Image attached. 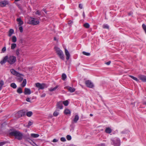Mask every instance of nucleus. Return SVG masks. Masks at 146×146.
<instances>
[{
	"label": "nucleus",
	"mask_w": 146,
	"mask_h": 146,
	"mask_svg": "<svg viewBox=\"0 0 146 146\" xmlns=\"http://www.w3.org/2000/svg\"><path fill=\"white\" fill-rule=\"evenodd\" d=\"M18 22V24L19 26L23 24V21L21 20V18H18L16 20Z\"/></svg>",
	"instance_id": "2eb2a0df"
},
{
	"label": "nucleus",
	"mask_w": 146,
	"mask_h": 146,
	"mask_svg": "<svg viewBox=\"0 0 146 146\" xmlns=\"http://www.w3.org/2000/svg\"><path fill=\"white\" fill-rule=\"evenodd\" d=\"M62 104H63L65 106H67L69 103V102L68 100H66L65 101H64L63 102H62Z\"/></svg>",
	"instance_id": "2f4dec72"
},
{
	"label": "nucleus",
	"mask_w": 146,
	"mask_h": 146,
	"mask_svg": "<svg viewBox=\"0 0 146 146\" xmlns=\"http://www.w3.org/2000/svg\"><path fill=\"white\" fill-rule=\"evenodd\" d=\"M17 92L19 94L22 93L23 92L22 89L20 87L17 90Z\"/></svg>",
	"instance_id": "bb28decb"
},
{
	"label": "nucleus",
	"mask_w": 146,
	"mask_h": 146,
	"mask_svg": "<svg viewBox=\"0 0 146 146\" xmlns=\"http://www.w3.org/2000/svg\"><path fill=\"white\" fill-rule=\"evenodd\" d=\"M10 72L12 74L16 76H19L21 75L20 73L17 72L13 69H11Z\"/></svg>",
	"instance_id": "9d476101"
},
{
	"label": "nucleus",
	"mask_w": 146,
	"mask_h": 146,
	"mask_svg": "<svg viewBox=\"0 0 146 146\" xmlns=\"http://www.w3.org/2000/svg\"><path fill=\"white\" fill-rule=\"evenodd\" d=\"M6 50V48L5 47H3L2 49V51L3 52H5Z\"/></svg>",
	"instance_id": "09e8293b"
},
{
	"label": "nucleus",
	"mask_w": 146,
	"mask_h": 146,
	"mask_svg": "<svg viewBox=\"0 0 146 146\" xmlns=\"http://www.w3.org/2000/svg\"><path fill=\"white\" fill-rule=\"evenodd\" d=\"M19 113L21 116H24L26 115V112L24 111L23 110H21L19 112Z\"/></svg>",
	"instance_id": "aec40b11"
},
{
	"label": "nucleus",
	"mask_w": 146,
	"mask_h": 146,
	"mask_svg": "<svg viewBox=\"0 0 146 146\" xmlns=\"http://www.w3.org/2000/svg\"><path fill=\"white\" fill-rule=\"evenodd\" d=\"M58 141V139H53L52 142L54 143L57 142Z\"/></svg>",
	"instance_id": "8fccbe9b"
},
{
	"label": "nucleus",
	"mask_w": 146,
	"mask_h": 146,
	"mask_svg": "<svg viewBox=\"0 0 146 146\" xmlns=\"http://www.w3.org/2000/svg\"><path fill=\"white\" fill-rule=\"evenodd\" d=\"M66 78V76L65 74H63L62 75V79L63 80H65Z\"/></svg>",
	"instance_id": "4c0bfd02"
},
{
	"label": "nucleus",
	"mask_w": 146,
	"mask_h": 146,
	"mask_svg": "<svg viewBox=\"0 0 146 146\" xmlns=\"http://www.w3.org/2000/svg\"><path fill=\"white\" fill-rule=\"evenodd\" d=\"M60 140L61 141H63V142L65 141H66V139H65V138L64 137H61L60 138Z\"/></svg>",
	"instance_id": "49530a36"
},
{
	"label": "nucleus",
	"mask_w": 146,
	"mask_h": 146,
	"mask_svg": "<svg viewBox=\"0 0 146 146\" xmlns=\"http://www.w3.org/2000/svg\"><path fill=\"white\" fill-rule=\"evenodd\" d=\"M79 118V116L78 115H76L73 120V121L74 123H76L78 120Z\"/></svg>",
	"instance_id": "412c9836"
},
{
	"label": "nucleus",
	"mask_w": 146,
	"mask_h": 146,
	"mask_svg": "<svg viewBox=\"0 0 146 146\" xmlns=\"http://www.w3.org/2000/svg\"><path fill=\"white\" fill-rule=\"evenodd\" d=\"M42 10L45 13H46V9H42Z\"/></svg>",
	"instance_id": "13d9d810"
},
{
	"label": "nucleus",
	"mask_w": 146,
	"mask_h": 146,
	"mask_svg": "<svg viewBox=\"0 0 146 146\" xmlns=\"http://www.w3.org/2000/svg\"><path fill=\"white\" fill-rule=\"evenodd\" d=\"M35 14L36 15H41V13L39 11H37L35 13Z\"/></svg>",
	"instance_id": "c03bdc74"
},
{
	"label": "nucleus",
	"mask_w": 146,
	"mask_h": 146,
	"mask_svg": "<svg viewBox=\"0 0 146 146\" xmlns=\"http://www.w3.org/2000/svg\"><path fill=\"white\" fill-rule=\"evenodd\" d=\"M24 93L25 95H29L31 93V92L29 89L25 88V89Z\"/></svg>",
	"instance_id": "f8f14e48"
},
{
	"label": "nucleus",
	"mask_w": 146,
	"mask_h": 146,
	"mask_svg": "<svg viewBox=\"0 0 146 146\" xmlns=\"http://www.w3.org/2000/svg\"><path fill=\"white\" fill-rule=\"evenodd\" d=\"M21 75L19 76H17L18 77L17 78V80L19 82H21L23 80V77L24 76L21 74Z\"/></svg>",
	"instance_id": "dca6fc26"
},
{
	"label": "nucleus",
	"mask_w": 146,
	"mask_h": 146,
	"mask_svg": "<svg viewBox=\"0 0 146 146\" xmlns=\"http://www.w3.org/2000/svg\"><path fill=\"white\" fill-rule=\"evenodd\" d=\"M90 116H92L93 115L92 114H90Z\"/></svg>",
	"instance_id": "0e129e2a"
},
{
	"label": "nucleus",
	"mask_w": 146,
	"mask_h": 146,
	"mask_svg": "<svg viewBox=\"0 0 146 146\" xmlns=\"http://www.w3.org/2000/svg\"><path fill=\"white\" fill-rule=\"evenodd\" d=\"M8 133L10 136H14L15 138L19 140H21L23 136V135L22 133L13 129H10Z\"/></svg>",
	"instance_id": "f03ea898"
},
{
	"label": "nucleus",
	"mask_w": 146,
	"mask_h": 146,
	"mask_svg": "<svg viewBox=\"0 0 146 146\" xmlns=\"http://www.w3.org/2000/svg\"><path fill=\"white\" fill-rule=\"evenodd\" d=\"M72 23V21H69L68 23V24H70L71 23Z\"/></svg>",
	"instance_id": "bf43d9fd"
},
{
	"label": "nucleus",
	"mask_w": 146,
	"mask_h": 146,
	"mask_svg": "<svg viewBox=\"0 0 146 146\" xmlns=\"http://www.w3.org/2000/svg\"><path fill=\"white\" fill-rule=\"evenodd\" d=\"M14 31L12 29H11L9 30V31L8 36H11L14 33Z\"/></svg>",
	"instance_id": "a211bd4d"
},
{
	"label": "nucleus",
	"mask_w": 146,
	"mask_h": 146,
	"mask_svg": "<svg viewBox=\"0 0 146 146\" xmlns=\"http://www.w3.org/2000/svg\"><path fill=\"white\" fill-rule=\"evenodd\" d=\"M20 49H17L16 50V54L17 56H19L20 54L19 51Z\"/></svg>",
	"instance_id": "58836bf2"
},
{
	"label": "nucleus",
	"mask_w": 146,
	"mask_h": 146,
	"mask_svg": "<svg viewBox=\"0 0 146 146\" xmlns=\"http://www.w3.org/2000/svg\"><path fill=\"white\" fill-rule=\"evenodd\" d=\"M31 135L32 137H34L36 138L39 137V135L38 134H33L32 133L31 134Z\"/></svg>",
	"instance_id": "72a5a7b5"
},
{
	"label": "nucleus",
	"mask_w": 146,
	"mask_h": 146,
	"mask_svg": "<svg viewBox=\"0 0 146 146\" xmlns=\"http://www.w3.org/2000/svg\"><path fill=\"white\" fill-rule=\"evenodd\" d=\"M5 143V142H0V146H2Z\"/></svg>",
	"instance_id": "864d4df0"
},
{
	"label": "nucleus",
	"mask_w": 146,
	"mask_h": 146,
	"mask_svg": "<svg viewBox=\"0 0 146 146\" xmlns=\"http://www.w3.org/2000/svg\"><path fill=\"white\" fill-rule=\"evenodd\" d=\"M4 84V82L3 80H1L0 81V91L2 89Z\"/></svg>",
	"instance_id": "7c9ffc66"
},
{
	"label": "nucleus",
	"mask_w": 146,
	"mask_h": 146,
	"mask_svg": "<svg viewBox=\"0 0 146 146\" xmlns=\"http://www.w3.org/2000/svg\"><path fill=\"white\" fill-rule=\"evenodd\" d=\"M35 86L38 88V90L43 89L44 88L47 87L45 84H40L39 83H37L35 84Z\"/></svg>",
	"instance_id": "39448f33"
},
{
	"label": "nucleus",
	"mask_w": 146,
	"mask_h": 146,
	"mask_svg": "<svg viewBox=\"0 0 146 146\" xmlns=\"http://www.w3.org/2000/svg\"><path fill=\"white\" fill-rule=\"evenodd\" d=\"M54 40H56V37H54Z\"/></svg>",
	"instance_id": "338daca9"
},
{
	"label": "nucleus",
	"mask_w": 146,
	"mask_h": 146,
	"mask_svg": "<svg viewBox=\"0 0 146 146\" xmlns=\"http://www.w3.org/2000/svg\"><path fill=\"white\" fill-rule=\"evenodd\" d=\"M33 124V122H31V121H29V123H28V124L27 125H25V127H29L31 125Z\"/></svg>",
	"instance_id": "c9c22d12"
},
{
	"label": "nucleus",
	"mask_w": 146,
	"mask_h": 146,
	"mask_svg": "<svg viewBox=\"0 0 146 146\" xmlns=\"http://www.w3.org/2000/svg\"><path fill=\"white\" fill-rule=\"evenodd\" d=\"M9 3V1H7L4 0L0 2V6L1 7H4Z\"/></svg>",
	"instance_id": "1a4fd4ad"
},
{
	"label": "nucleus",
	"mask_w": 146,
	"mask_h": 146,
	"mask_svg": "<svg viewBox=\"0 0 146 146\" xmlns=\"http://www.w3.org/2000/svg\"><path fill=\"white\" fill-rule=\"evenodd\" d=\"M82 54L84 55L89 56L90 55V54L88 52H86L85 51H83L82 52Z\"/></svg>",
	"instance_id": "e433bc0d"
},
{
	"label": "nucleus",
	"mask_w": 146,
	"mask_h": 146,
	"mask_svg": "<svg viewBox=\"0 0 146 146\" xmlns=\"http://www.w3.org/2000/svg\"><path fill=\"white\" fill-rule=\"evenodd\" d=\"M142 27L143 28V29L144 30L145 33L146 34V26L144 24H143L142 25Z\"/></svg>",
	"instance_id": "ea45409f"
},
{
	"label": "nucleus",
	"mask_w": 146,
	"mask_h": 146,
	"mask_svg": "<svg viewBox=\"0 0 146 146\" xmlns=\"http://www.w3.org/2000/svg\"><path fill=\"white\" fill-rule=\"evenodd\" d=\"M79 7L81 9H82V5L81 4H79Z\"/></svg>",
	"instance_id": "5fc2aeb1"
},
{
	"label": "nucleus",
	"mask_w": 146,
	"mask_h": 146,
	"mask_svg": "<svg viewBox=\"0 0 146 146\" xmlns=\"http://www.w3.org/2000/svg\"><path fill=\"white\" fill-rule=\"evenodd\" d=\"M84 26L86 28H89L90 27V25L88 23H86L84 24Z\"/></svg>",
	"instance_id": "f704fd0d"
},
{
	"label": "nucleus",
	"mask_w": 146,
	"mask_h": 146,
	"mask_svg": "<svg viewBox=\"0 0 146 146\" xmlns=\"http://www.w3.org/2000/svg\"><path fill=\"white\" fill-rule=\"evenodd\" d=\"M66 138L68 140H70L71 139V137L70 135H67L66 136Z\"/></svg>",
	"instance_id": "37998d69"
},
{
	"label": "nucleus",
	"mask_w": 146,
	"mask_h": 146,
	"mask_svg": "<svg viewBox=\"0 0 146 146\" xmlns=\"http://www.w3.org/2000/svg\"><path fill=\"white\" fill-rule=\"evenodd\" d=\"M103 27L104 28V29H108L109 28V26L107 24L104 25H103Z\"/></svg>",
	"instance_id": "79ce46f5"
},
{
	"label": "nucleus",
	"mask_w": 146,
	"mask_h": 146,
	"mask_svg": "<svg viewBox=\"0 0 146 146\" xmlns=\"http://www.w3.org/2000/svg\"><path fill=\"white\" fill-rule=\"evenodd\" d=\"M65 55L66 56V59L67 60H68L70 58V54L69 52L66 49H65Z\"/></svg>",
	"instance_id": "ddd939ff"
},
{
	"label": "nucleus",
	"mask_w": 146,
	"mask_h": 146,
	"mask_svg": "<svg viewBox=\"0 0 146 146\" xmlns=\"http://www.w3.org/2000/svg\"><path fill=\"white\" fill-rule=\"evenodd\" d=\"M55 48L57 54L58 56L62 60H64V55L62 51L59 48L57 47H55Z\"/></svg>",
	"instance_id": "7ed1b4c3"
},
{
	"label": "nucleus",
	"mask_w": 146,
	"mask_h": 146,
	"mask_svg": "<svg viewBox=\"0 0 146 146\" xmlns=\"http://www.w3.org/2000/svg\"><path fill=\"white\" fill-rule=\"evenodd\" d=\"M29 23L33 25H36L39 23V21L34 18H31L29 20Z\"/></svg>",
	"instance_id": "20e7f679"
},
{
	"label": "nucleus",
	"mask_w": 146,
	"mask_h": 146,
	"mask_svg": "<svg viewBox=\"0 0 146 146\" xmlns=\"http://www.w3.org/2000/svg\"><path fill=\"white\" fill-rule=\"evenodd\" d=\"M26 100L28 102H31V101H30V98H27L26 99Z\"/></svg>",
	"instance_id": "3c124183"
},
{
	"label": "nucleus",
	"mask_w": 146,
	"mask_h": 146,
	"mask_svg": "<svg viewBox=\"0 0 146 146\" xmlns=\"http://www.w3.org/2000/svg\"><path fill=\"white\" fill-rule=\"evenodd\" d=\"M85 84L86 86L88 87L92 88L94 87V85L93 83L89 80L86 81Z\"/></svg>",
	"instance_id": "6e6552de"
},
{
	"label": "nucleus",
	"mask_w": 146,
	"mask_h": 146,
	"mask_svg": "<svg viewBox=\"0 0 146 146\" xmlns=\"http://www.w3.org/2000/svg\"><path fill=\"white\" fill-rule=\"evenodd\" d=\"M83 16L84 17H85V14H84V12L83 13Z\"/></svg>",
	"instance_id": "680f3d73"
},
{
	"label": "nucleus",
	"mask_w": 146,
	"mask_h": 146,
	"mask_svg": "<svg viewBox=\"0 0 146 146\" xmlns=\"http://www.w3.org/2000/svg\"><path fill=\"white\" fill-rule=\"evenodd\" d=\"M59 111V110L56 109L53 113V115L54 116L56 117L58 116L59 114V113L58 112Z\"/></svg>",
	"instance_id": "f3484780"
},
{
	"label": "nucleus",
	"mask_w": 146,
	"mask_h": 146,
	"mask_svg": "<svg viewBox=\"0 0 146 146\" xmlns=\"http://www.w3.org/2000/svg\"><path fill=\"white\" fill-rule=\"evenodd\" d=\"M16 60V57L14 56H6L3 58V60L1 61L0 63L1 64H3L7 62L9 64L12 65L15 62Z\"/></svg>",
	"instance_id": "f257e3e1"
},
{
	"label": "nucleus",
	"mask_w": 146,
	"mask_h": 146,
	"mask_svg": "<svg viewBox=\"0 0 146 146\" xmlns=\"http://www.w3.org/2000/svg\"><path fill=\"white\" fill-rule=\"evenodd\" d=\"M138 77L142 81L146 82V76L142 75H139Z\"/></svg>",
	"instance_id": "9b49d317"
},
{
	"label": "nucleus",
	"mask_w": 146,
	"mask_h": 146,
	"mask_svg": "<svg viewBox=\"0 0 146 146\" xmlns=\"http://www.w3.org/2000/svg\"><path fill=\"white\" fill-rule=\"evenodd\" d=\"M17 5L18 7L19 8H20V6L19 4H17Z\"/></svg>",
	"instance_id": "e2e57ef3"
},
{
	"label": "nucleus",
	"mask_w": 146,
	"mask_h": 146,
	"mask_svg": "<svg viewBox=\"0 0 146 146\" xmlns=\"http://www.w3.org/2000/svg\"><path fill=\"white\" fill-rule=\"evenodd\" d=\"M112 130L111 128H106L105 132L107 133H110L111 132Z\"/></svg>",
	"instance_id": "cd10ccee"
},
{
	"label": "nucleus",
	"mask_w": 146,
	"mask_h": 146,
	"mask_svg": "<svg viewBox=\"0 0 146 146\" xmlns=\"http://www.w3.org/2000/svg\"><path fill=\"white\" fill-rule=\"evenodd\" d=\"M63 104L62 101L57 102L56 104V110H61L63 109Z\"/></svg>",
	"instance_id": "0eeeda50"
},
{
	"label": "nucleus",
	"mask_w": 146,
	"mask_h": 146,
	"mask_svg": "<svg viewBox=\"0 0 146 146\" xmlns=\"http://www.w3.org/2000/svg\"><path fill=\"white\" fill-rule=\"evenodd\" d=\"M129 77L131 78L132 79H133L134 80H135L137 82H138L139 81V80L136 77H135L132 75H129Z\"/></svg>",
	"instance_id": "c85d7f7f"
},
{
	"label": "nucleus",
	"mask_w": 146,
	"mask_h": 146,
	"mask_svg": "<svg viewBox=\"0 0 146 146\" xmlns=\"http://www.w3.org/2000/svg\"><path fill=\"white\" fill-rule=\"evenodd\" d=\"M113 144L114 146H119L120 141L118 138H115L114 139H112Z\"/></svg>",
	"instance_id": "423d86ee"
},
{
	"label": "nucleus",
	"mask_w": 146,
	"mask_h": 146,
	"mask_svg": "<svg viewBox=\"0 0 146 146\" xmlns=\"http://www.w3.org/2000/svg\"><path fill=\"white\" fill-rule=\"evenodd\" d=\"M26 83H27L26 80V79H24L23 81V82H22V83L21 85L23 87H24L25 86V85L26 84Z\"/></svg>",
	"instance_id": "5701e85b"
},
{
	"label": "nucleus",
	"mask_w": 146,
	"mask_h": 146,
	"mask_svg": "<svg viewBox=\"0 0 146 146\" xmlns=\"http://www.w3.org/2000/svg\"><path fill=\"white\" fill-rule=\"evenodd\" d=\"M21 0H15V1H20Z\"/></svg>",
	"instance_id": "69168bd1"
},
{
	"label": "nucleus",
	"mask_w": 146,
	"mask_h": 146,
	"mask_svg": "<svg viewBox=\"0 0 146 146\" xmlns=\"http://www.w3.org/2000/svg\"><path fill=\"white\" fill-rule=\"evenodd\" d=\"M70 131L71 132L74 133L75 132L76 130L74 129V128H71L70 129Z\"/></svg>",
	"instance_id": "a18cd8bd"
},
{
	"label": "nucleus",
	"mask_w": 146,
	"mask_h": 146,
	"mask_svg": "<svg viewBox=\"0 0 146 146\" xmlns=\"http://www.w3.org/2000/svg\"><path fill=\"white\" fill-rule=\"evenodd\" d=\"M17 39L16 37L15 36H13L12 37V41L13 42H15L17 41Z\"/></svg>",
	"instance_id": "473e14b6"
},
{
	"label": "nucleus",
	"mask_w": 146,
	"mask_h": 146,
	"mask_svg": "<svg viewBox=\"0 0 146 146\" xmlns=\"http://www.w3.org/2000/svg\"><path fill=\"white\" fill-rule=\"evenodd\" d=\"M17 45L15 43H12L11 44V49H14L16 47Z\"/></svg>",
	"instance_id": "c756f323"
},
{
	"label": "nucleus",
	"mask_w": 146,
	"mask_h": 146,
	"mask_svg": "<svg viewBox=\"0 0 146 146\" xmlns=\"http://www.w3.org/2000/svg\"><path fill=\"white\" fill-rule=\"evenodd\" d=\"M133 14V13L131 12L129 13L128 14L129 15H131Z\"/></svg>",
	"instance_id": "6e6d98bb"
},
{
	"label": "nucleus",
	"mask_w": 146,
	"mask_h": 146,
	"mask_svg": "<svg viewBox=\"0 0 146 146\" xmlns=\"http://www.w3.org/2000/svg\"><path fill=\"white\" fill-rule=\"evenodd\" d=\"M66 88L69 92H74L75 90V89L74 88L70 87H67Z\"/></svg>",
	"instance_id": "4468645a"
},
{
	"label": "nucleus",
	"mask_w": 146,
	"mask_h": 146,
	"mask_svg": "<svg viewBox=\"0 0 146 146\" xmlns=\"http://www.w3.org/2000/svg\"><path fill=\"white\" fill-rule=\"evenodd\" d=\"M46 96V94L44 93L40 95V97L41 98L44 97Z\"/></svg>",
	"instance_id": "de8ad7c7"
},
{
	"label": "nucleus",
	"mask_w": 146,
	"mask_h": 146,
	"mask_svg": "<svg viewBox=\"0 0 146 146\" xmlns=\"http://www.w3.org/2000/svg\"><path fill=\"white\" fill-rule=\"evenodd\" d=\"M143 105H145L146 106V102H144L143 103Z\"/></svg>",
	"instance_id": "052dcab7"
},
{
	"label": "nucleus",
	"mask_w": 146,
	"mask_h": 146,
	"mask_svg": "<svg viewBox=\"0 0 146 146\" xmlns=\"http://www.w3.org/2000/svg\"><path fill=\"white\" fill-rule=\"evenodd\" d=\"M111 62L110 61H109L108 62H107L106 63V64L108 65H109L111 63Z\"/></svg>",
	"instance_id": "603ef678"
},
{
	"label": "nucleus",
	"mask_w": 146,
	"mask_h": 146,
	"mask_svg": "<svg viewBox=\"0 0 146 146\" xmlns=\"http://www.w3.org/2000/svg\"><path fill=\"white\" fill-rule=\"evenodd\" d=\"M19 29L21 33H22L23 32V28L21 25L19 26Z\"/></svg>",
	"instance_id": "a19ab883"
},
{
	"label": "nucleus",
	"mask_w": 146,
	"mask_h": 146,
	"mask_svg": "<svg viewBox=\"0 0 146 146\" xmlns=\"http://www.w3.org/2000/svg\"><path fill=\"white\" fill-rule=\"evenodd\" d=\"M100 146H106L104 144L102 143L99 145Z\"/></svg>",
	"instance_id": "4d7b16f0"
},
{
	"label": "nucleus",
	"mask_w": 146,
	"mask_h": 146,
	"mask_svg": "<svg viewBox=\"0 0 146 146\" xmlns=\"http://www.w3.org/2000/svg\"><path fill=\"white\" fill-rule=\"evenodd\" d=\"M58 88V86H56L54 88H51L48 89L49 90L50 92H52Z\"/></svg>",
	"instance_id": "b1692460"
},
{
	"label": "nucleus",
	"mask_w": 146,
	"mask_h": 146,
	"mask_svg": "<svg viewBox=\"0 0 146 146\" xmlns=\"http://www.w3.org/2000/svg\"><path fill=\"white\" fill-rule=\"evenodd\" d=\"M1 128H3L4 127H8V125L5 122L1 124Z\"/></svg>",
	"instance_id": "393cba45"
},
{
	"label": "nucleus",
	"mask_w": 146,
	"mask_h": 146,
	"mask_svg": "<svg viewBox=\"0 0 146 146\" xmlns=\"http://www.w3.org/2000/svg\"><path fill=\"white\" fill-rule=\"evenodd\" d=\"M26 115L28 117H30L33 115V112L31 111H28L26 113Z\"/></svg>",
	"instance_id": "4be33fe9"
},
{
	"label": "nucleus",
	"mask_w": 146,
	"mask_h": 146,
	"mask_svg": "<svg viewBox=\"0 0 146 146\" xmlns=\"http://www.w3.org/2000/svg\"><path fill=\"white\" fill-rule=\"evenodd\" d=\"M64 113L65 114H70L71 113V111L68 109H66L64 111Z\"/></svg>",
	"instance_id": "6ab92c4d"
},
{
	"label": "nucleus",
	"mask_w": 146,
	"mask_h": 146,
	"mask_svg": "<svg viewBox=\"0 0 146 146\" xmlns=\"http://www.w3.org/2000/svg\"><path fill=\"white\" fill-rule=\"evenodd\" d=\"M10 86L14 89L16 88L17 87L16 85L14 83H12L10 85Z\"/></svg>",
	"instance_id": "a878e982"
}]
</instances>
